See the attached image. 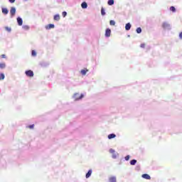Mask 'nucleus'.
<instances>
[{
	"mask_svg": "<svg viewBox=\"0 0 182 182\" xmlns=\"http://www.w3.org/2000/svg\"><path fill=\"white\" fill-rule=\"evenodd\" d=\"M140 48H142L143 49H144L146 48V44L145 43H141L140 45Z\"/></svg>",
	"mask_w": 182,
	"mask_h": 182,
	"instance_id": "29",
	"label": "nucleus"
},
{
	"mask_svg": "<svg viewBox=\"0 0 182 182\" xmlns=\"http://www.w3.org/2000/svg\"><path fill=\"white\" fill-rule=\"evenodd\" d=\"M16 14V9H15V7H11L10 10L11 16H15Z\"/></svg>",
	"mask_w": 182,
	"mask_h": 182,
	"instance_id": "3",
	"label": "nucleus"
},
{
	"mask_svg": "<svg viewBox=\"0 0 182 182\" xmlns=\"http://www.w3.org/2000/svg\"><path fill=\"white\" fill-rule=\"evenodd\" d=\"M109 182H116V177L115 176H112L109 178Z\"/></svg>",
	"mask_w": 182,
	"mask_h": 182,
	"instance_id": "16",
	"label": "nucleus"
},
{
	"mask_svg": "<svg viewBox=\"0 0 182 182\" xmlns=\"http://www.w3.org/2000/svg\"><path fill=\"white\" fill-rule=\"evenodd\" d=\"M162 28H164V29H167V28H170V24L168 23H163Z\"/></svg>",
	"mask_w": 182,
	"mask_h": 182,
	"instance_id": "7",
	"label": "nucleus"
},
{
	"mask_svg": "<svg viewBox=\"0 0 182 182\" xmlns=\"http://www.w3.org/2000/svg\"><path fill=\"white\" fill-rule=\"evenodd\" d=\"M23 29H24L25 31H28L29 26H23Z\"/></svg>",
	"mask_w": 182,
	"mask_h": 182,
	"instance_id": "25",
	"label": "nucleus"
},
{
	"mask_svg": "<svg viewBox=\"0 0 182 182\" xmlns=\"http://www.w3.org/2000/svg\"><path fill=\"white\" fill-rule=\"evenodd\" d=\"M31 55H32V56H36V51L33 50L31 52Z\"/></svg>",
	"mask_w": 182,
	"mask_h": 182,
	"instance_id": "28",
	"label": "nucleus"
},
{
	"mask_svg": "<svg viewBox=\"0 0 182 182\" xmlns=\"http://www.w3.org/2000/svg\"><path fill=\"white\" fill-rule=\"evenodd\" d=\"M6 64L2 63H0V69H5L6 68Z\"/></svg>",
	"mask_w": 182,
	"mask_h": 182,
	"instance_id": "19",
	"label": "nucleus"
},
{
	"mask_svg": "<svg viewBox=\"0 0 182 182\" xmlns=\"http://www.w3.org/2000/svg\"><path fill=\"white\" fill-rule=\"evenodd\" d=\"M73 99L74 100H80V99H83V94L75 93L73 95Z\"/></svg>",
	"mask_w": 182,
	"mask_h": 182,
	"instance_id": "1",
	"label": "nucleus"
},
{
	"mask_svg": "<svg viewBox=\"0 0 182 182\" xmlns=\"http://www.w3.org/2000/svg\"><path fill=\"white\" fill-rule=\"evenodd\" d=\"M109 153H111L112 154H113L114 153V149H109Z\"/></svg>",
	"mask_w": 182,
	"mask_h": 182,
	"instance_id": "33",
	"label": "nucleus"
},
{
	"mask_svg": "<svg viewBox=\"0 0 182 182\" xmlns=\"http://www.w3.org/2000/svg\"><path fill=\"white\" fill-rule=\"evenodd\" d=\"M5 79V75L4 73H0V80H4Z\"/></svg>",
	"mask_w": 182,
	"mask_h": 182,
	"instance_id": "20",
	"label": "nucleus"
},
{
	"mask_svg": "<svg viewBox=\"0 0 182 182\" xmlns=\"http://www.w3.org/2000/svg\"><path fill=\"white\" fill-rule=\"evenodd\" d=\"M60 16L59 14H56L54 16V21H60Z\"/></svg>",
	"mask_w": 182,
	"mask_h": 182,
	"instance_id": "13",
	"label": "nucleus"
},
{
	"mask_svg": "<svg viewBox=\"0 0 182 182\" xmlns=\"http://www.w3.org/2000/svg\"><path fill=\"white\" fill-rule=\"evenodd\" d=\"M132 28V24L130 23H128L125 26L126 31H130V28Z\"/></svg>",
	"mask_w": 182,
	"mask_h": 182,
	"instance_id": "9",
	"label": "nucleus"
},
{
	"mask_svg": "<svg viewBox=\"0 0 182 182\" xmlns=\"http://www.w3.org/2000/svg\"><path fill=\"white\" fill-rule=\"evenodd\" d=\"M111 33H112V31L109 28H107L105 31V36H107V38H109Z\"/></svg>",
	"mask_w": 182,
	"mask_h": 182,
	"instance_id": "5",
	"label": "nucleus"
},
{
	"mask_svg": "<svg viewBox=\"0 0 182 182\" xmlns=\"http://www.w3.org/2000/svg\"><path fill=\"white\" fill-rule=\"evenodd\" d=\"M27 127H28V129H33V127H35V124L29 125V126H28Z\"/></svg>",
	"mask_w": 182,
	"mask_h": 182,
	"instance_id": "27",
	"label": "nucleus"
},
{
	"mask_svg": "<svg viewBox=\"0 0 182 182\" xmlns=\"http://www.w3.org/2000/svg\"><path fill=\"white\" fill-rule=\"evenodd\" d=\"M129 159H130V156L129 155H127V156H125V160L127 161H129Z\"/></svg>",
	"mask_w": 182,
	"mask_h": 182,
	"instance_id": "30",
	"label": "nucleus"
},
{
	"mask_svg": "<svg viewBox=\"0 0 182 182\" xmlns=\"http://www.w3.org/2000/svg\"><path fill=\"white\" fill-rule=\"evenodd\" d=\"M112 157H113V159H116V156L115 155H113Z\"/></svg>",
	"mask_w": 182,
	"mask_h": 182,
	"instance_id": "36",
	"label": "nucleus"
},
{
	"mask_svg": "<svg viewBox=\"0 0 182 182\" xmlns=\"http://www.w3.org/2000/svg\"><path fill=\"white\" fill-rule=\"evenodd\" d=\"M1 11L2 14H4V15H8V13L9 12V11H8V9L6 8H3Z\"/></svg>",
	"mask_w": 182,
	"mask_h": 182,
	"instance_id": "8",
	"label": "nucleus"
},
{
	"mask_svg": "<svg viewBox=\"0 0 182 182\" xmlns=\"http://www.w3.org/2000/svg\"><path fill=\"white\" fill-rule=\"evenodd\" d=\"M114 137H116V134H111L108 135V139H114Z\"/></svg>",
	"mask_w": 182,
	"mask_h": 182,
	"instance_id": "17",
	"label": "nucleus"
},
{
	"mask_svg": "<svg viewBox=\"0 0 182 182\" xmlns=\"http://www.w3.org/2000/svg\"><path fill=\"white\" fill-rule=\"evenodd\" d=\"M5 29H6V31H7V32H11V28L8 27V26H6Z\"/></svg>",
	"mask_w": 182,
	"mask_h": 182,
	"instance_id": "26",
	"label": "nucleus"
},
{
	"mask_svg": "<svg viewBox=\"0 0 182 182\" xmlns=\"http://www.w3.org/2000/svg\"><path fill=\"white\" fill-rule=\"evenodd\" d=\"M136 33H141V28L139 27L136 28Z\"/></svg>",
	"mask_w": 182,
	"mask_h": 182,
	"instance_id": "24",
	"label": "nucleus"
},
{
	"mask_svg": "<svg viewBox=\"0 0 182 182\" xmlns=\"http://www.w3.org/2000/svg\"><path fill=\"white\" fill-rule=\"evenodd\" d=\"M142 178H145V180H151V177H150V175L147 173L142 174L141 176Z\"/></svg>",
	"mask_w": 182,
	"mask_h": 182,
	"instance_id": "4",
	"label": "nucleus"
},
{
	"mask_svg": "<svg viewBox=\"0 0 182 182\" xmlns=\"http://www.w3.org/2000/svg\"><path fill=\"white\" fill-rule=\"evenodd\" d=\"M11 4H14L15 2V0H9Z\"/></svg>",
	"mask_w": 182,
	"mask_h": 182,
	"instance_id": "34",
	"label": "nucleus"
},
{
	"mask_svg": "<svg viewBox=\"0 0 182 182\" xmlns=\"http://www.w3.org/2000/svg\"><path fill=\"white\" fill-rule=\"evenodd\" d=\"M179 38H180V39H182V32H181V33H179Z\"/></svg>",
	"mask_w": 182,
	"mask_h": 182,
	"instance_id": "35",
	"label": "nucleus"
},
{
	"mask_svg": "<svg viewBox=\"0 0 182 182\" xmlns=\"http://www.w3.org/2000/svg\"><path fill=\"white\" fill-rule=\"evenodd\" d=\"M80 72H81V74H82V75L85 76V75H86V73H87V72H89V70L85 68L84 70H82Z\"/></svg>",
	"mask_w": 182,
	"mask_h": 182,
	"instance_id": "12",
	"label": "nucleus"
},
{
	"mask_svg": "<svg viewBox=\"0 0 182 182\" xmlns=\"http://www.w3.org/2000/svg\"><path fill=\"white\" fill-rule=\"evenodd\" d=\"M81 7L82 8V9H86V8H87V3L82 2L81 4Z\"/></svg>",
	"mask_w": 182,
	"mask_h": 182,
	"instance_id": "11",
	"label": "nucleus"
},
{
	"mask_svg": "<svg viewBox=\"0 0 182 182\" xmlns=\"http://www.w3.org/2000/svg\"><path fill=\"white\" fill-rule=\"evenodd\" d=\"M17 22L19 26H22V24L23 23V21L21 18V17L17 18Z\"/></svg>",
	"mask_w": 182,
	"mask_h": 182,
	"instance_id": "6",
	"label": "nucleus"
},
{
	"mask_svg": "<svg viewBox=\"0 0 182 182\" xmlns=\"http://www.w3.org/2000/svg\"><path fill=\"white\" fill-rule=\"evenodd\" d=\"M26 75L28 77H33V71H32L31 70H27V71H26Z\"/></svg>",
	"mask_w": 182,
	"mask_h": 182,
	"instance_id": "2",
	"label": "nucleus"
},
{
	"mask_svg": "<svg viewBox=\"0 0 182 182\" xmlns=\"http://www.w3.org/2000/svg\"><path fill=\"white\" fill-rule=\"evenodd\" d=\"M1 58L2 59H5V58H6V55L5 54H2V55H1Z\"/></svg>",
	"mask_w": 182,
	"mask_h": 182,
	"instance_id": "32",
	"label": "nucleus"
},
{
	"mask_svg": "<svg viewBox=\"0 0 182 182\" xmlns=\"http://www.w3.org/2000/svg\"><path fill=\"white\" fill-rule=\"evenodd\" d=\"M90 176H92V169H90L88 171V172L86 173L85 177H86V178H89V177H90Z\"/></svg>",
	"mask_w": 182,
	"mask_h": 182,
	"instance_id": "10",
	"label": "nucleus"
},
{
	"mask_svg": "<svg viewBox=\"0 0 182 182\" xmlns=\"http://www.w3.org/2000/svg\"><path fill=\"white\" fill-rule=\"evenodd\" d=\"M101 14L105 16L106 15V12L105 11V9L102 8L101 9Z\"/></svg>",
	"mask_w": 182,
	"mask_h": 182,
	"instance_id": "22",
	"label": "nucleus"
},
{
	"mask_svg": "<svg viewBox=\"0 0 182 182\" xmlns=\"http://www.w3.org/2000/svg\"><path fill=\"white\" fill-rule=\"evenodd\" d=\"M53 28H55V25L53 24H49L46 26V29H53Z\"/></svg>",
	"mask_w": 182,
	"mask_h": 182,
	"instance_id": "14",
	"label": "nucleus"
},
{
	"mask_svg": "<svg viewBox=\"0 0 182 182\" xmlns=\"http://www.w3.org/2000/svg\"><path fill=\"white\" fill-rule=\"evenodd\" d=\"M107 4L109 6L114 5V0H109Z\"/></svg>",
	"mask_w": 182,
	"mask_h": 182,
	"instance_id": "18",
	"label": "nucleus"
},
{
	"mask_svg": "<svg viewBox=\"0 0 182 182\" xmlns=\"http://www.w3.org/2000/svg\"><path fill=\"white\" fill-rule=\"evenodd\" d=\"M109 25H111L112 26H114V25H116V22L113 20H111L109 21Z\"/></svg>",
	"mask_w": 182,
	"mask_h": 182,
	"instance_id": "21",
	"label": "nucleus"
},
{
	"mask_svg": "<svg viewBox=\"0 0 182 182\" xmlns=\"http://www.w3.org/2000/svg\"><path fill=\"white\" fill-rule=\"evenodd\" d=\"M62 15L65 18V16H66V15H68V13H66V11H63Z\"/></svg>",
	"mask_w": 182,
	"mask_h": 182,
	"instance_id": "31",
	"label": "nucleus"
},
{
	"mask_svg": "<svg viewBox=\"0 0 182 182\" xmlns=\"http://www.w3.org/2000/svg\"><path fill=\"white\" fill-rule=\"evenodd\" d=\"M136 163H137V160L136 159H133L130 161V164L131 166H135L136 165Z\"/></svg>",
	"mask_w": 182,
	"mask_h": 182,
	"instance_id": "15",
	"label": "nucleus"
},
{
	"mask_svg": "<svg viewBox=\"0 0 182 182\" xmlns=\"http://www.w3.org/2000/svg\"><path fill=\"white\" fill-rule=\"evenodd\" d=\"M170 11H171V12H176V7L175 6H171L170 7Z\"/></svg>",
	"mask_w": 182,
	"mask_h": 182,
	"instance_id": "23",
	"label": "nucleus"
}]
</instances>
